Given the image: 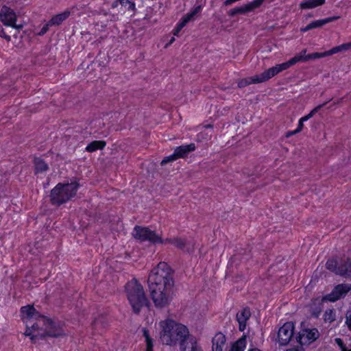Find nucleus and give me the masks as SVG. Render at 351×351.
Instances as JSON below:
<instances>
[{
    "mask_svg": "<svg viewBox=\"0 0 351 351\" xmlns=\"http://www.w3.org/2000/svg\"><path fill=\"white\" fill-rule=\"evenodd\" d=\"M149 289L151 298L156 308H162L171 301V291L174 285L173 271L165 262H160L149 275Z\"/></svg>",
    "mask_w": 351,
    "mask_h": 351,
    "instance_id": "obj_1",
    "label": "nucleus"
},
{
    "mask_svg": "<svg viewBox=\"0 0 351 351\" xmlns=\"http://www.w3.org/2000/svg\"><path fill=\"white\" fill-rule=\"evenodd\" d=\"M162 330L160 332V339L162 344L175 346L180 343V349L186 347L191 338L186 326L178 324L172 319H166L160 322Z\"/></svg>",
    "mask_w": 351,
    "mask_h": 351,
    "instance_id": "obj_2",
    "label": "nucleus"
},
{
    "mask_svg": "<svg viewBox=\"0 0 351 351\" xmlns=\"http://www.w3.org/2000/svg\"><path fill=\"white\" fill-rule=\"evenodd\" d=\"M80 186L79 179L77 178H73L70 183H58L51 191L50 203L57 207L66 203L76 195Z\"/></svg>",
    "mask_w": 351,
    "mask_h": 351,
    "instance_id": "obj_3",
    "label": "nucleus"
},
{
    "mask_svg": "<svg viewBox=\"0 0 351 351\" xmlns=\"http://www.w3.org/2000/svg\"><path fill=\"white\" fill-rule=\"evenodd\" d=\"M125 291L134 313L138 314L143 306H149V302L145 295L144 289L136 278L125 284Z\"/></svg>",
    "mask_w": 351,
    "mask_h": 351,
    "instance_id": "obj_4",
    "label": "nucleus"
},
{
    "mask_svg": "<svg viewBox=\"0 0 351 351\" xmlns=\"http://www.w3.org/2000/svg\"><path fill=\"white\" fill-rule=\"evenodd\" d=\"M41 321L45 330L43 332H38L32 337V343H35L37 340L44 339L46 337L57 338L64 335L62 324L60 322H55L45 316L41 317Z\"/></svg>",
    "mask_w": 351,
    "mask_h": 351,
    "instance_id": "obj_5",
    "label": "nucleus"
},
{
    "mask_svg": "<svg viewBox=\"0 0 351 351\" xmlns=\"http://www.w3.org/2000/svg\"><path fill=\"white\" fill-rule=\"evenodd\" d=\"M133 236L141 242L147 241L153 244L163 243V239L155 231H152L147 227L136 226L134 228Z\"/></svg>",
    "mask_w": 351,
    "mask_h": 351,
    "instance_id": "obj_6",
    "label": "nucleus"
},
{
    "mask_svg": "<svg viewBox=\"0 0 351 351\" xmlns=\"http://www.w3.org/2000/svg\"><path fill=\"white\" fill-rule=\"evenodd\" d=\"M293 334V323L291 322H286L278 329L277 341L280 346H287L290 342Z\"/></svg>",
    "mask_w": 351,
    "mask_h": 351,
    "instance_id": "obj_7",
    "label": "nucleus"
},
{
    "mask_svg": "<svg viewBox=\"0 0 351 351\" xmlns=\"http://www.w3.org/2000/svg\"><path fill=\"white\" fill-rule=\"evenodd\" d=\"M0 20L6 26H11L15 29H20L23 28V25H16V13L10 8L3 5L0 11Z\"/></svg>",
    "mask_w": 351,
    "mask_h": 351,
    "instance_id": "obj_8",
    "label": "nucleus"
},
{
    "mask_svg": "<svg viewBox=\"0 0 351 351\" xmlns=\"http://www.w3.org/2000/svg\"><path fill=\"white\" fill-rule=\"evenodd\" d=\"M320 336L319 332L315 328L302 330L296 337L297 341L300 346L310 345L316 341Z\"/></svg>",
    "mask_w": 351,
    "mask_h": 351,
    "instance_id": "obj_9",
    "label": "nucleus"
},
{
    "mask_svg": "<svg viewBox=\"0 0 351 351\" xmlns=\"http://www.w3.org/2000/svg\"><path fill=\"white\" fill-rule=\"evenodd\" d=\"M265 0H254L243 6L236 7L228 12V15L233 17L237 14H245L247 12L253 11L254 9L259 8Z\"/></svg>",
    "mask_w": 351,
    "mask_h": 351,
    "instance_id": "obj_10",
    "label": "nucleus"
},
{
    "mask_svg": "<svg viewBox=\"0 0 351 351\" xmlns=\"http://www.w3.org/2000/svg\"><path fill=\"white\" fill-rule=\"evenodd\" d=\"M351 290L350 284H339L337 285L332 292L324 296V299L330 302H335L344 297Z\"/></svg>",
    "mask_w": 351,
    "mask_h": 351,
    "instance_id": "obj_11",
    "label": "nucleus"
},
{
    "mask_svg": "<svg viewBox=\"0 0 351 351\" xmlns=\"http://www.w3.org/2000/svg\"><path fill=\"white\" fill-rule=\"evenodd\" d=\"M171 243L175 245L178 249L185 250L188 252H191L193 249V245H191L185 239L180 237L168 238L163 240L162 244Z\"/></svg>",
    "mask_w": 351,
    "mask_h": 351,
    "instance_id": "obj_12",
    "label": "nucleus"
},
{
    "mask_svg": "<svg viewBox=\"0 0 351 351\" xmlns=\"http://www.w3.org/2000/svg\"><path fill=\"white\" fill-rule=\"evenodd\" d=\"M306 49H302L300 53L295 55L294 57L289 60V63L292 64V65H294L298 62H306L315 59H319L318 52H315L306 55Z\"/></svg>",
    "mask_w": 351,
    "mask_h": 351,
    "instance_id": "obj_13",
    "label": "nucleus"
},
{
    "mask_svg": "<svg viewBox=\"0 0 351 351\" xmlns=\"http://www.w3.org/2000/svg\"><path fill=\"white\" fill-rule=\"evenodd\" d=\"M202 10L201 5L195 7L193 10L182 18L174 29L173 34L177 36L180 31Z\"/></svg>",
    "mask_w": 351,
    "mask_h": 351,
    "instance_id": "obj_14",
    "label": "nucleus"
},
{
    "mask_svg": "<svg viewBox=\"0 0 351 351\" xmlns=\"http://www.w3.org/2000/svg\"><path fill=\"white\" fill-rule=\"evenodd\" d=\"M293 66L292 64L289 63V60L287 62H283L280 64H277L275 66L268 69L265 71L263 73L265 79L266 81L273 77L280 72L287 69L290 66Z\"/></svg>",
    "mask_w": 351,
    "mask_h": 351,
    "instance_id": "obj_15",
    "label": "nucleus"
},
{
    "mask_svg": "<svg viewBox=\"0 0 351 351\" xmlns=\"http://www.w3.org/2000/svg\"><path fill=\"white\" fill-rule=\"evenodd\" d=\"M339 19H340L339 16H334L324 19L313 21L308 25H307L306 27L301 28L300 31L302 32H305L315 28H319L328 23L333 22Z\"/></svg>",
    "mask_w": 351,
    "mask_h": 351,
    "instance_id": "obj_16",
    "label": "nucleus"
},
{
    "mask_svg": "<svg viewBox=\"0 0 351 351\" xmlns=\"http://www.w3.org/2000/svg\"><path fill=\"white\" fill-rule=\"evenodd\" d=\"M327 301L324 296L322 298H317L311 301L309 305V311L312 317L318 318L324 308V302Z\"/></svg>",
    "mask_w": 351,
    "mask_h": 351,
    "instance_id": "obj_17",
    "label": "nucleus"
},
{
    "mask_svg": "<svg viewBox=\"0 0 351 351\" xmlns=\"http://www.w3.org/2000/svg\"><path fill=\"white\" fill-rule=\"evenodd\" d=\"M251 316L250 309L245 307L242 309L240 313H238L236 316L237 321L239 322V330L243 331L246 328L247 321Z\"/></svg>",
    "mask_w": 351,
    "mask_h": 351,
    "instance_id": "obj_18",
    "label": "nucleus"
},
{
    "mask_svg": "<svg viewBox=\"0 0 351 351\" xmlns=\"http://www.w3.org/2000/svg\"><path fill=\"white\" fill-rule=\"evenodd\" d=\"M266 82L263 73L260 75H256L254 77L243 78L239 81L238 87L240 88H244L252 84H258Z\"/></svg>",
    "mask_w": 351,
    "mask_h": 351,
    "instance_id": "obj_19",
    "label": "nucleus"
},
{
    "mask_svg": "<svg viewBox=\"0 0 351 351\" xmlns=\"http://www.w3.org/2000/svg\"><path fill=\"white\" fill-rule=\"evenodd\" d=\"M21 313L23 316H25L26 319H37L38 318H40V321H41V317L43 316L34 307V306H32V305L22 306L21 308Z\"/></svg>",
    "mask_w": 351,
    "mask_h": 351,
    "instance_id": "obj_20",
    "label": "nucleus"
},
{
    "mask_svg": "<svg viewBox=\"0 0 351 351\" xmlns=\"http://www.w3.org/2000/svg\"><path fill=\"white\" fill-rule=\"evenodd\" d=\"M196 147L195 143H190L189 145H182L179 147H177L174 152L178 158H184L187 156V155L194 151Z\"/></svg>",
    "mask_w": 351,
    "mask_h": 351,
    "instance_id": "obj_21",
    "label": "nucleus"
},
{
    "mask_svg": "<svg viewBox=\"0 0 351 351\" xmlns=\"http://www.w3.org/2000/svg\"><path fill=\"white\" fill-rule=\"evenodd\" d=\"M226 341V336L221 332H217L212 340V351H222Z\"/></svg>",
    "mask_w": 351,
    "mask_h": 351,
    "instance_id": "obj_22",
    "label": "nucleus"
},
{
    "mask_svg": "<svg viewBox=\"0 0 351 351\" xmlns=\"http://www.w3.org/2000/svg\"><path fill=\"white\" fill-rule=\"evenodd\" d=\"M70 11L66 10L62 13L53 16L49 21V24L53 25H60L64 21H65L70 16Z\"/></svg>",
    "mask_w": 351,
    "mask_h": 351,
    "instance_id": "obj_23",
    "label": "nucleus"
},
{
    "mask_svg": "<svg viewBox=\"0 0 351 351\" xmlns=\"http://www.w3.org/2000/svg\"><path fill=\"white\" fill-rule=\"evenodd\" d=\"M326 0H304L300 3L301 9H312L325 3Z\"/></svg>",
    "mask_w": 351,
    "mask_h": 351,
    "instance_id": "obj_24",
    "label": "nucleus"
},
{
    "mask_svg": "<svg viewBox=\"0 0 351 351\" xmlns=\"http://www.w3.org/2000/svg\"><path fill=\"white\" fill-rule=\"evenodd\" d=\"M106 145V142L104 141H93L88 144L85 150L88 152H94L99 149H103Z\"/></svg>",
    "mask_w": 351,
    "mask_h": 351,
    "instance_id": "obj_25",
    "label": "nucleus"
},
{
    "mask_svg": "<svg viewBox=\"0 0 351 351\" xmlns=\"http://www.w3.org/2000/svg\"><path fill=\"white\" fill-rule=\"evenodd\" d=\"M35 173H42L48 170V165L41 158L36 157L34 159Z\"/></svg>",
    "mask_w": 351,
    "mask_h": 351,
    "instance_id": "obj_26",
    "label": "nucleus"
},
{
    "mask_svg": "<svg viewBox=\"0 0 351 351\" xmlns=\"http://www.w3.org/2000/svg\"><path fill=\"white\" fill-rule=\"evenodd\" d=\"M246 346V336L243 335L237 341H235L229 351H244Z\"/></svg>",
    "mask_w": 351,
    "mask_h": 351,
    "instance_id": "obj_27",
    "label": "nucleus"
},
{
    "mask_svg": "<svg viewBox=\"0 0 351 351\" xmlns=\"http://www.w3.org/2000/svg\"><path fill=\"white\" fill-rule=\"evenodd\" d=\"M119 3L121 5L128 4V10L135 11V10H136L135 3L129 0H115L114 1L112 2V3L111 5L112 8H117L118 6Z\"/></svg>",
    "mask_w": 351,
    "mask_h": 351,
    "instance_id": "obj_28",
    "label": "nucleus"
},
{
    "mask_svg": "<svg viewBox=\"0 0 351 351\" xmlns=\"http://www.w3.org/2000/svg\"><path fill=\"white\" fill-rule=\"evenodd\" d=\"M350 261H351V259L348 258L346 260V261H345L343 263H342L339 266H338L337 270L336 271V274H338L343 277L346 278V274H347V273H346L347 267H350Z\"/></svg>",
    "mask_w": 351,
    "mask_h": 351,
    "instance_id": "obj_29",
    "label": "nucleus"
},
{
    "mask_svg": "<svg viewBox=\"0 0 351 351\" xmlns=\"http://www.w3.org/2000/svg\"><path fill=\"white\" fill-rule=\"evenodd\" d=\"M324 322L332 323L336 319V314L335 311L333 308H328L326 310L324 314Z\"/></svg>",
    "mask_w": 351,
    "mask_h": 351,
    "instance_id": "obj_30",
    "label": "nucleus"
},
{
    "mask_svg": "<svg viewBox=\"0 0 351 351\" xmlns=\"http://www.w3.org/2000/svg\"><path fill=\"white\" fill-rule=\"evenodd\" d=\"M143 334L146 341V351H154L153 340L149 336V330L146 328H143Z\"/></svg>",
    "mask_w": 351,
    "mask_h": 351,
    "instance_id": "obj_31",
    "label": "nucleus"
},
{
    "mask_svg": "<svg viewBox=\"0 0 351 351\" xmlns=\"http://www.w3.org/2000/svg\"><path fill=\"white\" fill-rule=\"evenodd\" d=\"M188 343H190V345L183 347L181 351H199V348L195 338H191Z\"/></svg>",
    "mask_w": 351,
    "mask_h": 351,
    "instance_id": "obj_32",
    "label": "nucleus"
},
{
    "mask_svg": "<svg viewBox=\"0 0 351 351\" xmlns=\"http://www.w3.org/2000/svg\"><path fill=\"white\" fill-rule=\"evenodd\" d=\"M328 101H326L317 106H316L315 108H314L308 114H306V116L302 117V121H308V119H310L311 117H313L314 116V114L315 113H317L321 108H322L324 106H325L327 104H328Z\"/></svg>",
    "mask_w": 351,
    "mask_h": 351,
    "instance_id": "obj_33",
    "label": "nucleus"
},
{
    "mask_svg": "<svg viewBox=\"0 0 351 351\" xmlns=\"http://www.w3.org/2000/svg\"><path fill=\"white\" fill-rule=\"evenodd\" d=\"M328 101H326L317 106H316L315 108H314L308 114H306V116L302 117V121H308V119H310L311 117H313L314 116V114L315 113H317L321 108H322L324 106H325L327 104H328Z\"/></svg>",
    "mask_w": 351,
    "mask_h": 351,
    "instance_id": "obj_34",
    "label": "nucleus"
},
{
    "mask_svg": "<svg viewBox=\"0 0 351 351\" xmlns=\"http://www.w3.org/2000/svg\"><path fill=\"white\" fill-rule=\"evenodd\" d=\"M340 51H341V49L339 47V46H336V47L332 48L331 49H330L328 51H324V52H322V53L318 52L319 58H324V57H326V56H331V55H333V54L337 53L340 52Z\"/></svg>",
    "mask_w": 351,
    "mask_h": 351,
    "instance_id": "obj_35",
    "label": "nucleus"
},
{
    "mask_svg": "<svg viewBox=\"0 0 351 351\" xmlns=\"http://www.w3.org/2000/svg\"><path fill=\"white\" fill-rule=\"evenodd\" d=\"M326 267L327 269L336 274L338 267L337 262L335 259H328L326 263Z\"/></svg>",
    "mask_w": 351,
    "mask_h": 351,
    "instance_id": "obj_36",
    "label": "nucleus"
},
{
    "mask_svg": "<svg viewBox=\"0 0 351 351\" xmlns=\"http://www.w3.org/2000/svg\"><path fill=\"white\" fill-rule=\"evenodd\" d=\"M177 159H178V158H177L175 152H173V154H171V155H170L169 156L165 157L162 159V160L161 161L160 165L162 166H163V165L167 164L168 162H173V161H174V160H177Z\"/></svg>",
    "mask_w": 351,
    "mask_h": 351,
    "instance_id": "obj_37",
    "label": "nucleus"
},
{
    "mask_svg": "<svg viewBox=\"0 0 351 351\" xmlns=\"http://www.w3.org/2000/svg\"><path fill=\"white\" fill-rule=\"evenodd\" d=\"M101 323V328H104L108 325V322L105 317L101 316L100 319H95L93 322V324L95 327H97Z\"/></svg>",
    "mask_w": 351,
    "mask_h": 351,
    "instance_id": "obj_38",
    "label": "nucleus"
},
{
    "mask_svg": "<svg viewBox=\"0 0 351 351\" xmlns=\"http://www.w3.org/2000/svg\"><path fill=\"white\" fill-rule=\"evenodd\" d=\"M335 342L338 345L341 351H351V349H348L341 338H335Z\"/></svg>",
    "mask_w": 351,
    "mask_h": 351,
    "instance_id": "obj_39",
    "label": "nucleus"
},
{
    "mask_svg": "<svg viewBox=\"0 0 351 351\" xmlns=\"http://www.w3.org/2000/svg\"><path fill=\"white\" fill-rule=\"evenodd\" d=\"M36 320H37V322L36 323L32 324V325L29 327L32 328V330L33 331H37L38 333L41 332L40 331V330H41L40 328V324L41 323L43 324V322L40 321V318H38Z\"/></svg>",
    "mask_w": 351,
    "mask_h": 351,
    "instance_id": "obj_40",
    "label": "nucleus"
},
{
    "mask_svg": "<svg viewBox=\"0 0 351 351\" xmlns=\"http://www.w3.org/2000/svg\"><path fill=\"white\" fill-rule=\"evenodd\" d=\"M49 26L52 25L49 24V21H48V23L44 25V26L41 28L40 31L38 33V35L43 36L45 34L48 32Z\"/></svg>",
    "mask_w": 351,
    "mask_h": 351,
    "instance_id": "obj_41",
    "label": "nucleus"
},
{
    "mask_svg": "<svg viewBox=\"0 0 351 351\" xmlns=\"http://www.w3.org/2000/svg\"><path fill=\"white\" fill-rule=\"evenodd\" d=\"M0 36L2 38H4L8 41H10L11 39L10 36L5 34L3 28L2 27V26L1 25H0Z\"/></svg>",
    "mask_w": 351,
    "mask_h": 351,
    "instance_id": "obj_42",
    "label": "nucleus"
},
{
    "mask_svg": "<svg viewBox=\"0 0 351 351\" xmlns=\"http://www.w3.org/2000/svg\"><path fill=\"white\" fill-rule=\"evenodd\" d=\"M105 16H109L110 20L112 21H116L119 20L118 14H108L107 12L102 11Z\"/></svg>",
    "mask_w": 351,
    "mask_h": 351,
    "instance_id": "obj_43",
    "label": "nucleus"
},
{
    "mask_svg": "<svg viewBox=\"0 0 351 351\" xmlns=\"http://www.w3.org/2000/svg\"><path fill=\"white\" fill-rule=\"evenodd\" d=\"M341 51H346L351 48V43H343L339 45Z\"/></svg>",
    "mask_w": 351,
    "mask_h": 351,
    "instance_id": "obj_44",
    "label": "nucleus"
},
{
    "mask_svg": "<svg viewBox=\"0 0 351 351\" xmlns=\"http://www.w3.org/2000/svg\"><path fill=\"white\" fill-rule=\"evenodd\" d=\"M32 331H33V330H32V328H31L28 325H27L26 331H25V335L26 336H29V337H30V339H32V336H35V335H36V334L33 335V334H32Z\"/></svg>",
    "mask_w": 351,
    "mask_h": 351,
    "instance_id": "obj_45",
    "label": "nucleus"
},
{
    "mask_svg": "<svg viewBox=\"0 0 351 351\" xmlns=\"http://www.w3.org/2000/svg\"><path fill=\"white\" fill-rule=\"evenodd\" d=\"M305 121H302V118L299 120L298 128H296V132H300L304 127V122Z\"/></svg>",
    "mask_w": 351,
    "mask_h": 351,
    "instance_id": "obj_46",
    "label": "nucleus"
},
{
    "mask_svg": "<svg viewBox=\"0 0 351 351\" xmlns=\"http://www.w3.org/2000/svg\"><path fill=\"white\" fill-rule=\"evenodd\" d=\"M346 324L348 326V328L351 330V313L349 315H346Z\"/></svg>",
    "mask_w": 351,
    "mask_h": 351,
    "instance_id": "obj_47",
    "label": "nucleus"
},
{
    "mask_svg": "<svg viewBox=\"0 0 351 351\" xmlns=\"http://www.w3.org/2000/svg\"><path fill=\"white\" fill-rule=\"evenodd\" d=\"M343 99H344V97L338 99L337 101H335L328 108H331L334 106L341 104L343 101Z\"/></svg>",
    "mask_w": 351,
    "mask_h": 351,
    "instance_id": "obj_48",
    "label": "nucleus"
},
{
    "mask_svg": "<svg viewBox=\"0 0 351 351\" xmlns=\"http://www.w3.org/2000/svg\"><path fill=\"white\" fill-rule=\"evenodd\" d=\"M286 351H304V349H303V348L301 346L300 347V346H297V347H295V348L287 349Z\"/></svg>",
    "mask_w": 351,
    "mask_h": 351,
    "instance_id": "obj_49",
    "label": "nucleus"
},
{
    "mask_svg": "<svg viewBox=\"0 0 351 351\" xmlns=\"http://www.w3.org/2000/svg\"><path fill=\"white\" fill-rule=\"evenodd\" d=\"M236 1H237V0H226L223 2V5L226 6H228V5H232L233 3H234Z\"/></svg>",
    "mask_w": 351,
    "mask_h": 351,
    "instance_id": "obj_50",
    "label": "nucleus"
},
{
    "mask_svg": "<svg viewBox=\"0 0 351 351\" xmlns=\"http://www.w3.org/2000/svg\"><path fill=\"white\" fill-rule=\"evenodd\" d=\"M298 132H296V129L293 131H289L286 134V137H289L291 136H293V135H295L296 134H298Z\"/></svg>",
    "mask_w": 351,
    "mask_h": 351,
    "instance_id": "obj_51",
    "label": "nucleus"
},
{
    "mask_svg": "<svg viewBox=\"0 0 351 351\" xmlns=\"http://www.w3.org/2000/svg\"><path fill=\"white\" fill-rule=\"evenodd\" d=\"M350 267H347V271H346V273H347V274H346V278H348V277H351V260H350Z\"/></svg>",
    "mask_w": 351,
    "mask_h": 351,
    "instance_id": "obj_52",
    "label": "nucleus"
},
{
    "mask_svg": "<svg viewBox=\"0 0 351 351\" xmlns=\"http://www.w3.org/2000/svg\"><path fill=\"white\" fill-rule=\"evenodd\" d=\"M248 351H262V350H261L258 348H255L250 349V350H248Z\"/></svg>",
    "mask_w": 351,
    "mask_h": 351,
    "instance_id": "obj_53",
    "label": "nucleus"
},
{
    "mask_svg": "<svg viewBox=\"0 0 351 351\" xmlns=\"http://www.w3.org/2000/svg\"><path fill=\"white\" fill-rule=\"evenodd\" d=\"M174 40H175V38L173 37H172L171 38V40H169V43L167 45H171Z\"/></svg>",
    "mask_w": 351,
    "mask_h": 351,
    "instance_id": "obj_54",
    "label": "nucleus"
},
{
    "mask_svg": "<svg viewBox=\"0 0 351 351\" xmlns=\"http://www.w3.org/2000/svg\"><path fill=\"white\" fill-rule=\"evenodd\" d=\"M121 6H124V7H126L127 8H128V4H125V5H121Z\"/></svg>",
    "mask_w": 351,
    "mask_h": 351,
    "instance_id": "obj_55",
    "label": "nucleus"
},
{
    "mask_svg": "<svg viewBox=\"0 0 351 351\" xmlns=\"http://www.w3.org/2000/svg\"><path fill=\"white\" fill-rule=\"evenodd\" d=\"M206 128H212V125H208L206 126Z\"/></svg>",
    "mask_w": 351,
    "mask_h": 351,
    "instance_id": "obj_56",
    "label": "nucleus"
}]
</instances>
